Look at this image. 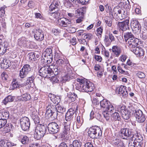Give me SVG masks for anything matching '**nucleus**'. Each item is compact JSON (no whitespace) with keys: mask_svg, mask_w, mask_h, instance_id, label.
Instances as JSON below:
<instances>
[{"mask_svg":"<svg viewBox=\"0 0 147 147\" xmlns=\"http://www.w3.org/2000/svg\"><path fill=\"white\" fill-rule=\"evenodd\" d=\"M77 82L75 84L76 89L83 92H91L94 89V84L90 81H86V80L77 79Z\"/></svg>","mask_w":147,"mask_h":147,"instance_id":"nucleus-1","label":"nucleus"},{"mask_svg":"<svg viewBox=\"0 0 147 147\" xmlns=\"http://www.w3.org/2000/svg\"><path fill=\"white\" fill-rule=\"evenodd\" d=\"M134 109V107L131 105L128 107V109L124 105L119 106L117 108V111L121 113L123 118L127 120L129 119L130 117L131 112L130 110L133 111Z\"/></svg>","mask_w":147,"mask_h":147,"instance_id":"nucleus-2","label":"nucleus"},{"mask_svg":"<svg viewBox=\"0 0 147 147\" xmlns=\"http://www.w3.org/2000/svg\"><path fill=\"white\" fill-rule=\"evenodd\" d=\"M59 2L58 1H53L49 6L48 14L51 15L54 14V17L56 19L58 18L60 15L59 5Z\"/></svg>","mask_w":147,"mask_h":147,"instance_id":"nucleus-3","label":"nucleus"},{"mask_svg":"<svg viewBox=\"0 0 147 147\" xmlns=\"http://www.w3.org/2000/svg\"><path fill=\"white\" fill-rule=\"evenodd\" d=\"M88 136L93 139H99L101 136L102 131L100 128L97 126L90 128L88 132Z\"/></svg>","mask_w":147,"mask_h":147,"instance_id":"nucleus-4","label":"nucleus"},{"mask_svg":"<svg viewBox=\"0 0 147 147\" xmlns=\"http://www.w3.org/2000/svg\"><path fill=\"white\" fill-rule=\"evenodd\" d=\"M58 113L56 111L55 106L51 104L48 105L46 108V115L54 120L57 117Z\"/></svg>","mask_w":147,"mask_h":147,"instance_id":"nucleus-5","label":"nucleus"},{"mask_svg":"<svg viewBox=\"0 0 147 147\" xmlns=\"http://www.w3.org/2000/svg\"><path fill=\"white\" fill-rule=\"evenodd\" d=\"M61 126L55 122L50 123L47 126L48 131L52 134L57 133L59 131Z\"/></svg>","mask_w":147,"mask_h":147,"instance_id":"nucleus-6","label":"nucleus"},{"mask_svg":"<svg viewBox=\"0 0 147 147\" xmlns=\"http://www.w3.org/2000/svg\"><path fill=\"white\" fill-rule=\"evenodd\" d=\"M76 113V110L73 108L69 109L65 115V121L69 123H74V113Z\"/></svg>","mask_w":147,"mask_h":147,"instance_id":"nucleus-7","label":"nucleus"},{"mask_svg":"<svg viewBox=\"0 0 147 147\" xmlns=\"http://www.w3.org/2000/svg\"><path fill=\"white\" fill-rule=\"evenodd\" d=\"M21 127L24 131H26L29 129L30 125V122L29 118L25 117L21 118L20 121Z\"/></svg>","mask_w":147,"mask_h":147,"instance_id":"nucleus-8","label":"nucleus"},{"mask_svg":"<svg viewBox=\"0 0 147 147\" xmlns=\"http://www.w3.org/2000/svg\"><path fill=\"white\" fill-rule=\"evenodd\" d=\"M131 27L136 33H140L141 31V26L140 22L136 19H132L131 21Z\"/></svg>","mask_w":147,"mask_h":147,"instance_id":"nucleus-9","label":"nucleus"},{"mask_svg":"<svg viewBox=\"0 0 147 147\" xmlns=\"http://www.w3.org/2000/svg\"><path fill=\"white\" fill-rule=\"evenodd\" d=\"M134 115L137 122L143 123L145 121L146 118L145 115L141 110L140 109L135 110Z\"/></svg>","mask_w":147,"mask_h":147,"instance_id":"nucleus-10","label":"nucleus"},{"mask_svg":"<svg viewBox=\"0 0 147 147\" xmlns=\"http://www.w3.org/2000/svg\"><path fill=\"white\" fill-rule=\"evenodd\" d=\"M116 24L119 29L123 31L129 29V21L128 19L122 22H117Z\"/></svg>","mask_w":147,"mask_h":147,"instance_id":"nucleus-11","label":"nucleus"},{"mask_svg":"<svg viewBox=\"0 0 147 147\" xmlns=\"http://www.w3.org/2000/svg\"><path fill=\"white\" fill-rule=\"evenodd\" d=\"M139 40L134 37L129 39L128 42L127 44L131 51L134 48L136 47L139 45Z\"/></svg>","mask_w":147,"mask_h":147,"instance_id":"nucleus-12","label":"nucleus"},{"mask_svg":"<svg viewBox=\"0 0 147 147\" xmlns=\"http://www.w3.org/2000/svg\"><path fill=\"white\" fill-rule=\"evenodd\" d=\"M68 122L66 121L64 122L63 131L60 135V136L61 138H65L67 135L69 133L70 127L71 123H69L68 124Z\"/></svg>","mask_w":147,"mask_h":147,"instance_id":"nucleus-13","label":"nucleus"},{"mask_svg":"<svg viewBox=\"0 0 147 147\" xmlns=\"http://www.w3.org/2000/svg\"><path fill=\"white\" fill-rule=\"evenodd\" d=\"M34 36L35 38L39 41L42 40L44 38V33L43 31L40 29L36 30Z\"/></svg>","mask_w":147,"mask_h":147,"instance_id":"nucleus-14","label":"nucleus"},{"mask_svg":"<svg viewBox=\"0 0 147 147\" xmlns=\"http://www.w3.org/2000/svg\"><path fill=\"white\" fill-rule=\"evenodd\" d=\"M58 22L59 26L64 27L68 26V25L71 23L70 20L64 18L58 19Z\"/></svg>","mask_w":147,"mask_h":147,"instance_id":"nucleus-15","label":"nucleus"},{"mask_svg":"<svg viewBox=\"0 0 147 147\" xmlns=\"http://www.w3.org/2000/svg\"><path fill=\"white\" fill-rule=\"evenodd\" d=\"M126 86H121L120 87L118 88L116 90V92L123 98H125L128 95V93L125 89Z\"/></svg>","mask_w":147,"mask_h":147,"instance_id":"nucleus-16","label":"nucleus"},{"mask_svg":"<svg viewBox=\"0 0 147 147\" xmlns=\"http://www.w3.org/2000/svg\"><path fill=\"white\" fill-rule=\"evenodd\" d=\"M131 51L137 55V57H141L144 55V51L142 49L138 46L134 48Z\"/></svg>","mask_w":147,"mask_h":147,"instance_id":"nucleus-17","label":"nucleus"},{"mask_svg":"<svg viewBox=\"0 0 147 147\" xmlns=\"http://www.w3.org/2000/svg\"><path fill=\"white\" fill-rule=\"evenodd\" d=\"M132 129L127 128V133L126 140L130 138V142L131 141H133L135 139L134 136V133Z\"/></svg>","mask_w":147,"mask_h":147,"instance_id":"nucleus-18","label":"nucleus"},{"mask_svg":"<svg viewBox=\"0 0 147 147\" xmlns=\"http://www.w3.org/2000/svg\"><path fill=\"white\" fill-rule=\"evenodd\" d=\"M112 144L115 147H125L123 143L120 140L116 139L113 140L111 142Z\"/></svg>","mask_w":147,"mask_h":147,"instance_id":"nucleus-19","label":"nucleus"},{"mask_svg":"<svg viewBox=\"0 0 147 147\" xmlns=\"http://www.w3.org/2000/svg\"><path fill=\"white\" fill-rule=\"evenodd\" d=\"M53 56L52 50L50 48L46 49L45 51L43 53L42 55V58L46 57L48 56L51 57Z\"/></svg>","mask_w":147,"mask_h":147,"instance_id":"nucleus-20","label":"nucleus"},{"mask_svg":"<svg viewBox=\"0 0 147 147\" xmlns=\"http://www.w3.org/2000/svg\"><path fill=\"white\" fill-rule=\"evenodd\" d=\"M36 127L44 135H45L47 130L46 125L43 124H38L36 126Z\"/></svg>","mask_w":147,"mask_h":147,"instance_id":"nucleus-21","label":"nucleus"},{"mask_svg":"<svg viewBox=\"0 0 147 147\" xmlns=\"http://www.w3.org/2000/svg\"><path fill=\"white\" fill-rule=\"evenodd\" d=\"M48 67L44 66L40 68L39 71L40 76L43 77H46V76H47V70H48Z\"/></svg>","mask_w":147,"mask_h":147,"instance_id":"nucleus-22","label":"nucleus"},{"mask_svg":"<svg viewBox=\"0 0 147 147\" xmlns=\"http://www.w3.org/2000/svg\"><path fill=\"white\" fill-rule=\"evenodd\" d=\"M67 100L69 102H71L75 100L76 99L78 98L77 96L75 93L70 92L67 93Z\"/></svg>","mask_w":147,"mask_h":147,"instance_id":"nucleus-23","label":"nucleus"},{"mask_svg":"<svg viewBox=\"0 0 147 147\" xmlns=\"http://www.w3.org/2000/svg\"><path fill=\"white\" fill-rule=\"evenodd\" d=\"M38 130L36 127L34 132V136L35 138L37 140L40 139L44 136Z\"/></svg>","mask_w":147,"mask_h":147,"instance_id":"nucleus-24","label":"nucleus"},{"mask_svg":"<svg viewBox=\"0 0 147 147\" xmlns=\"http://www.w3.org/2000/svg\"><path fill=\"white\" fill-rule=\"evenodd\" d=\"M11 62L8 60L4 59L1 62V67L2 68L7 69L8 68L11 66Z\"/></svg>","mask_w":147,"mask_h":147,"instance_id":"nucleus-25","label":"nucleus"},{"mask_svg":"<svg viewBox=\"0 0 147 147\" xmlns=\"http://www.w3.org/2000/svg\"><path fill=\"white\" fill-rule=\"evenodd\" d=\"M31 117L36 124H39V118L36 112L35 111L32 112L31 115Z\"/></svg>","mask_w":147,"mask_h":147,"instance_id":"nucleus-26","label":"nucleus"},{"mask_svg":"<svg viewBox=\"0 0 147 147\" xmlns=\"http://www.w3.org/2000/svg\"><path fill=\"white\" fill-rule=\"evenodd\" d=\"M29 138L26 136L21 135L19 138L18 140L23 144H26L29 142Z\"/></svg>","mask_w":147,"mask_h":147,"instance_id":"nucleus-27","label":"nucleus"},{"mask_svg":"<svg viewBox=\"0 0 147 147\" xmlns=\"http://www.w3.org/2000/svg\"><path fill=\"white\" fill-rule=\"evenodd\" d=\"M15 99V96L11 95H8L3 100L2 102L6 105L9 102H13Z\"/></svg>","mask_w":147,"mask_h":147,"instance_id":"nucleus-28","label":"nucleus"},{"mask_svg":"<svg viewBox=\"0 0 147 147\" xmlns=\"http://www.w3.org/2000/svg\"><path fill=\"white\" fill-rule=\"evenodd\" d=\"M35 79V75H32L31 76L28 77L27 78L26 80L24 83V85L26 86L30 84L33 83Z\"/></svg>","mask_w":147,"mask_h":147,"instance_id":"nucleus-29","label":"nucleus"},{"mask_svg":"<svg viewBox=\"0 0 147 147\" xmlns=\"http://www.w3.org/2000/svg\"><path fill=\"white\" fill-rule=\"evenodd\" d=\"M83 120L82 117H81L79 115L76 118V124L77 128H79L83 123Z\"/></svg>","mask_w":147,"mask_h":147,"instance_id":"nucleus-30","label":"nucleus"},{"mask_svg":"<svg viewBox=\"0 0 147 147\" xmlns=\"http://www.w3.org/2000/svg\"><path fill=\"white\" fill-rule=\"evenodd\" d=\"M82 143L80 140H75L69 145V147H82Z\"/></svg>","mask_w":147,"mask_h":147,"instance_id":"nucleus-31","label":"nucleus"},{"mask_svg":"<svg viewBox=\"0 0 147 147\" xmlns=\"http://www.w3.org/2000/svg\"><path fill=\"white\" fill-rule=\"evenodd\" d=\"M110 102L106 99H103L100 102V106L101 108L105 109L108 107Z\"/></svg>","mask_w":147,"mask_h":147,"instance_id":"nucleus-32","label":"nucleus"},{"mask_svg":"<svg viewBox=\"0 0 147 147\" xmlns=\"http://www.w3.org/2000/svg\"><path fill=\"white\" fill-rule=\"evenodd\" d=\"M124 37L125 41L127 42V41L130 39V38H133L134 37L132 32H127L124 33Z\"/></svg>","mask_w":147,"mask_h":147,"instance_id":"nucleus-33","label":"nucleus"},{"mask_svg":"<svg viewBox=\"0 0 147 147\" xmlns=\"http://www.w3.org/2000/svg\"><path fill=\"white\" fill-rule=\"evenodd\" d=\"M127 131V128H124L121 129L120 136L123 139H126V137Z\"/></svg>","mask_w":147,"mask_h":147,"instance_id":"nucleus-34","label":"nucleus"},{"mask_svg":"<svg viewBox=\"0 0 147 147\" xmlns=\"http://www.w3.org/2000/svg\"><path fill=\"white\" fill-rule=\"evenodd\" d=\"M112 52L116 57H118L120 54L121 51L120 49L116 46H113L112 47Z\"/></svg>","mask_w":147,"mask_h":147,"instance_id":"nucleus-35","label":"nucleus"},{"mask_svg":"<svg viewBox=\"0 0 147 147\" xmlns=\"http://www.w3.org/2000/svg\"><path fill=\"white\" fill-rule=\"evenodd\" d=\"M31 97L30 94L26 93L21 95L20 100L22 101H26L29 100L31 99Z\"/></svg>","mask_w":147,"mask_h":147,"instance_id":"nucleus-36","label":"nucleus"},{"mask_svg":"<svg viewBox=\"0 0 147 147\" xmlns=\"http://www.w3.org/2000/svg\"><path fill=\"white\" fill-rule=\"evenodd\" d=\"M56 108V111L57 112L61 113H63L66 111V108L63 106L60 105L59 104H57L55 105Z\"/></svg>","mask_w":147,"mask_h":147,"instance_id":"nucleus-37","label":"nucleus"},{"mask_svg":"<svg viewBox=\"0 0 147 147\" xmlns=\"http://www.w3.org/2000/svg\"><path fill=\"white\" fill-rule=\"evenodd\" d=\"M111 119L113 121L117 120L120 121L121 120L119 114L116 112L114 113L111 115Z\"/></svg>","mask_w":147,"mask_h":147,"instance_id":"nucleus-38","label":"nucleus"},{"mask_svg":"<svg viewBox=\"0 0 147 147\" xmlns=\"http://www.w3.org/2000/svg\"><path fill=\"white\" fill-rule=\"evenodd\" d=\"M27 74L23 70V69H21L20 71L19 77L21 79H20V80H22L25 78L27 76Z\"/></svg>","mask_w":147,"mask_h":147,"instance_id":"nucleus-39","label":"nucleus"},{"mask_svg":"<svg viewBox=\"0 0 147 147\" xmlns=\"http://www.w3.org/2000/svg\"><path fill=\"white\" fill-rule=\"evenodd\" d=\"M123 9L119 8H114L113 9V12L114 13L115 15L118 16H121L122 13H123Z\"/></svg>","mask_w":147,"mask_h":147,"instance_id":"nucleus-40","label":"nucleus"},{"mask_svg":"<svg viewBox=\"0 0 147 147\" xmlns=\"http://www.w3.org/2000/svg\"><path fill=\"white\" fill-rule=\"evenodd\" d=\"M26 38L24 37L20 38L18 40V44L19 46L24 45L26 44Z\"/></svg>","mask_w":147,"mask_h":147,"instance_id":"nucleus-41","label":"nucleus"},{"mask_svg":"<svg viewBox=\"0 0 147 147\" xmlns=\"http://www.w3.org/2000/svg\"><path fill=\"white\" fill-rule=\"evenodd\" d=\"M82 37L85 40H89L93 38V35L90 33H85L82 35Z\"/></svg>","mask_w":147,"mask_h":147,"instance_id":"nucleus-42","label":"nucleus"},{"mask_svg":"<svg viewBox=\"0 0 147 147\" xmlns=\"http://www.w3.org/2000/svg\"><path fill=\"white\" fill-rule=\"evenodd\" d=\"M142 140H136V138L133 140V145H132L134 147H141L142 143L141 142Z\"/></svg>","mask_w":147,"mask_h":147,"instance_id":"nucleus-43","label":"nucleus"},{"mask_svg":"<svg viewBox=\"0 0 147 147\" xmlns=\"http://www.w3.org/2000/svg\"><path fill=\"white\" fill-rule=\"evenodd\" d=\"M20 86L19 84L16 79H13L11 85V88L13 90L18 88Z\"/></svg>","mask_w":147,"mask_h":147,"instance_id":"nucleus-44","label":"nucleus"},{"mask_svg":"<svg viewBox=\"0 0 147 147\" xmlns=\"http://www.w3.org/2000/svg\"><path fill=\"white\" fill-rule=\"evenodd\" d=\"M43 62L44 63H47V64H49L51 63L53 61V56L51 57L48 56L46 57H44Z\"/></svg>","mask_w":147,"mask_h":147,"instance_id":"nucleus-45","label":"nucleus"},{"mask_svg":"<svg viewBox=\"0 0 147 147\" xmlns=\"http://www.w3.org/2000/svg\"><path fill=\"white\" fill-rule=\"evenodd\" d=\"M5 127L4 128V131H5L6 132H8L10 131L11 129L13 127V126L11 123H8L7 124H6L5 125Z\"/></svg>","mask_w":147,"mask_h":147,"instance_id":"nucleus-46","label":"nucleus"},{"mask_svg":"<svg viewBox=\"0 0 147 147\" xmlns=\"http://www.w3.org/2000/svg\"><path fill=\"white\" fill-rule=\"evenodd\" d=\"M48 70L47 73V76L46 77L50 78L52 77L53 76L54 74V71H53L52 69L50 68L49 67H48Z\"/></svg>","mask_w":147,"mask_h":147,"instance_id":"nucleus-47","label":"nucleus"},{"mask_svg":"<svg viewBox=\"0 0 147 147\" xmlns=\"http://www.w3.org/2000/svg\"><path fill=\"white\" fill-rule=\"evenodd\" d=\"M23 70L27 74L31 70V68L30 65L28 64H25L22 68Z\"/></svg>","mask_w":147,"mask_h":147,"instance_id":"nucleus-48","label":"nucleus"},{"mask_svg":"<svg viewBox=\"0 0 147 147\" xmlns=\"http://www.w3.org/2000/svg\"><path fill=\"white\" fill-rule=\"evenodd\" d=\"M2 119L3 120H6L8 119L9 116V113L8 111H6L5 112H2Z\"/></svg>","mask_w":147,"mask_h":147,"instance_id":"nucleus-49","label":"nucleus"},{"mask_svg":"<svg viewBox=\"0 0 147 147\" xmlns=\"http://www.w3.org/2000/svg\"><path fill=\"white\" fill-rule=\"evenodd\" d=\"M105 110L108 112L113 113L114 111V108L111 103H110V104H109Z\"/></svg>","mask_w":147,"mask_h":147,"instance_id":"nucleus-50","label":"nucleus"},{"mask_svg":"<svg viewBox=\"0 0 147 147\" xmlns=\"http://www.w3.org/2000/svg\"><path fill=\"white\" fill-rule=\"evenodd\" d=\"M61 98L59 96H55V97L51 100L54 104H57V105L60 101Z\"/></svg>","mask_w":147,"mask_h":147,"instance_id":"nucleus-51","label":"nucleus"},{"mask_svg":"<svg viewBox=\"0 0 147 147\" xmlns=\"http://www.w3.org/2000/svg\"><path fill=\"white\" fill-rule=\"evenodd\" d=\"M65 74L63 77V80L66 81H69L70 79H72L73 76H71V74L67 73Z\"/></svg>","mask_w":147,"mask_h":147,"instance_id":"nucleus-52","label":"nucleus"},{"mask_svg":"<svg viewBox=\"0 0 147 147\" xmlns=\"http://www.w3.org/2000/svg\"><path fill=\"white\" fill-rule=\"evenodd\" d=\"M64 70L65 71V74L67 73L71 74L72 73L71 69V66L70 65H68V66H65L64 67Z\"/></svg>","mask_w":147,"mask_h":147,"instance_id":"nucleus-53","label":"nucleus"},{"mask_svg":"<svg viewBox=\"0 0 147 147\" xmlns=\"http://www.w3.org/2000/svg\"><path fill=\"white\" fill-rule=\"evenodd\" d=\"M102 114L107 121H109L110 119V115H111V114H109V112L108 111L105 110L102 112Z\"/></svg>","mask_w":147,"mask_h":147,"instance_id":"nucleus-54","label":"nucleus"},{"mask_svg":"<svg viewBox=\"0 0 147 147\" xmlns=\"http://www.w3.org/2000/svg\"><path fill=\"white\" fill-rule=\"evenodd\" d=\"M29 58L30 60L33 61H35L36 60V58L35 57V53L33 52H31L29 53Z\"/></svg>","mask_w":147,"mask_h":147,"instance_id":"nucleus-55","label":"nucleus"},{"mask_svg":"<svg viewBox=\"0 0 147 147\" xmlns=\"http://www.w3.org/2000/svg\"><path fill=\"white\" fill-rule=\"evenodd\" d=\"M96 35L98 36L99 38H101L102 36V34L103 32V29L101 27H99L97 29Z\"/></svg>","mask_w":147,"mask_h":147,"instance_id":"nucleus-56","label":"nucleus"},{"mask_svg":"<svg viewBox=\"0 0 147 147\" xmlns=\"http://www.w3.org/2000/svg\"><path fill=\"white\" fill-rule=\"evenodd\" d=\"M51 81H52V83L53 84L56 83H59L60 82V81L59 80L58 78H57V76L55 75V76H53L51 78Z\"/></svg>","mask_w":147,"mask_h":147,"instance_id":"nucleus-57","label":"nucleus"},{"mask_svg":"<svg viewBox=\"0 0 147 147\" xmlns=\"http://www.w3.org/2000/svg\"><path fill=\"white\" fill-rule=\"evenodd\" d=\"M6 7L5 6H4L1 7L0 9V17H3L5 14V10Z\"/></svg>","mask_w":147,"mask_h":147,"instance_id":"nucleus-58","label":"nucleus"},{"mask_svg":"<svg viewBox=\"0 0 147 147\" xmlns=\"http://www.w3.org/2000/svg\"><path fill=\"white\" fill-rule=\"evenodd\" d=\"M7 123V120L0 119V129L4 127Z\"/></svg>","mask_w":147,"mask_h":147,"instance_id":"nucleus-59","label":"nucleus"},{"mask_svg":"<svg viewBox=\"0 0 147 147\" xmlns=\"http://www.w3.org/2000/svg\"><path fill=\"white\" fill-rule=\"evenodd\" d=\"M134 136L136 140H142L143 138L140 133H134Z\"/></svg>","mask_w":147,"mask_h":147,"instance_id":"nucleus-60","label":"nucleus"},{"mask_svg":"<svg viewBox=\"0 0 147 147\" xmlns=\"http://www.w3.org/2000/svg\"><path fill=\"white\" fill-rule=\"evenodd\" d=\"M1 77L3 80L6 81L7 80L8 76L6 73L3 72L1 75Z\"/></svg>","mask_w":147,"mask_h":147,"instance_id":"nucleus-61","label":"nucleus"},{"mask_svg":"<svg viewBox=\"0 0 147 147\" xmlns=\"http://www.w3.org/2000/svg\"><path fill=\"white\" fill-rule=\"evenodd\" d=\"M136 75L138 77L140 78H145V74L143 72L138 71Z\"/></svg>","mask_w":147,"mask_h":147,"instance_id":"nucleus-62","label":"nucleus"},{"mask_svg":"<svg viewBox=\"0 0 147 147\" xmlns=\"http://www.w3.org/2000/svg\"><path fill=\"white\" fill-rule=\"evenodd\" d=\"M6 140H1L0 141V147H3L4 146H6L7 145H9V144L10 143H7V144H6L7 142H6Z\"/></svg>","mask_w":147,"mask_h":147,"instance_id":"nucleus-63","label":"nucleus"},{"mask_svg":"<svg viewBox=\"0 0 147 147\" xmlns=\"http://www.w3.org/2000/svg\"><path fill=\"white\" fill-rule=\"evenodd\" d=\"M67 31L69 33H74L76 31V29L73 27H70L67 28Z\"/></svg>","mask_w":147,"mask_h":147,"instance_id":"nucleus-64","label":"nucleus"}]
</instances>
